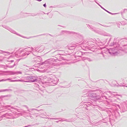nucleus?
<instances>
[{"instance_id":"nucleus-1","label":"nucleus","mask_w":127,"mask_h":127,"mask_svg":"<svg viewBox=\"0 0 127 127\" xmlns=\"http://www.w3.org/2000/svg\"><path fill=\"white\" fill-rule=\"evenodd\" d=\"M43 6L45 7H46V5L45 4H44L43 5Z\"/></svg>"}]
</instances>
